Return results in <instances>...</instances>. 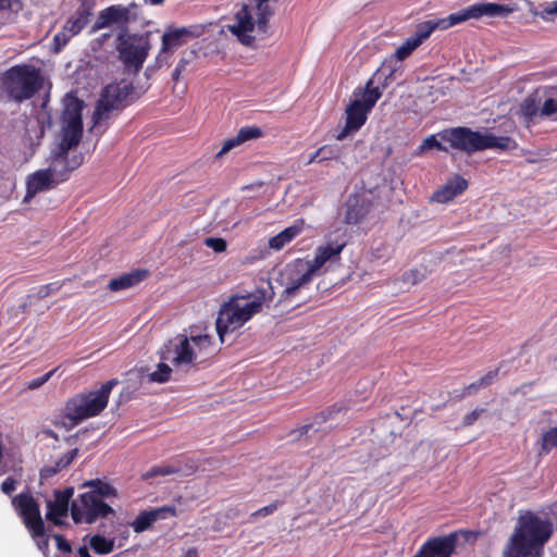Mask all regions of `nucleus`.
Returning <instances> with one entry per match:
<instances>
[{"label": "nucleus", "mask_w": 557, "mask_h": 557, "mask_svg": "<svg viewBox=\"0 0 557 557\" xmlns=\"http://www.w3.org/2000/svg\"><path fill=\"white\" fill-rule=\"evenodd\" d=\"M82 487L88 488V491L81 493L71 503V517L74 523L92 524L115 513L114 509L106 502L117 497V491L113 485L95 479L85 482Z\"/></svg>", "instance_id": "obj_1"}, {"label": "nucleus", "mask_w": 557, "mask_h": 557, "mask_svg": "<svg viewBox=\"0 0 557 557\" xmlns=\"http://www.w3.org/2000/svg\"><path fill=\"white\" fill-rule=\"evenodd\" d=\"M553 535V523L535 512L527 511L518 519L510 539L509 557H541L544 544Z\"/></svg>", "instance_id": "obj_2"}, {"label": "nucleus", "mask_w": 557, "mask_h": 557, "mask_svg": "<svg viewBox=\"0 0 557 557\" xmlns=\"http://www.w3.org/2000/svg\"><path fill=\"white\" fill-rule=\"evenodd\" d=\"M45 85L40 67L15 64L0 74V92L7 101L23 103L34 98Z\"/></svg>", "instance_id": "obj_3"}, {"label": "nucleus", "mask_w": 557, "mask_h": 557, "mask_svg": "<svg viewBox=\"0 0 557 557\" xmlns=\"http://www.w3.org/2000/svg\"><path fill=\"white\" fill-rule=\"evenodd\" d=\"M442 141L450 148L471 154L485 149L512 150L517 143L509 136H496L492 133H480L466 126L443 129L437 134Z\"/></svg>", "instance_id": "obj_4"}, {"label": "nucleus", "mask_w": 557, "mask_h": 557, "mask_svg": "<svg viewBox=\"0 0 557 557\" xmlns=\"http://www.w3.org/2000/svg\"><path fill=\"white\" fill-rule=\"evenodd\" d=\"M508 12L509 9L503 4L475 3L459 12L451 13L446 17L419 23L411 37L421 45L436 29L445 30L471 18H480L482 16H500Z\"/></svg>", "instance_id": "obj_5"}, {"label": "nucleus", "mask_w": 557, "mask_h": 557, "mask_svg": "<svg viewBox=\"0 0 557 557\" xmlns=\"http://www.w3.org/2000/svg\"><path fill=\"white\" fill-rule=\"evenodd\" d=\"M247 298L249 296L234 295L221 306L215 321V329L222 343L226 333L242 327L261 310V298H255L242 304Z\"/></svg>", "instance_id": "obj_6"}, {"label": "nucleus", "mask_w": 557, "mask_h": 557, "mask_svg": "<svg viewBox=\"0 0 557 557\" xmlns=\"http://www.w3.org/2000/svg\"><path fill=\"white\" fill-rule=\"evenodd\" d=\"M381 97L382 91L379 87H373L372 79L367 83L364 89L360 94L356 91L355 99L346 107L345 125L335 136L336 139L343 140L350 134L358 132L366 124L370 112Z\"/></svg>", "instance_id": "obj_7"}, {"label": "nucleus", "mask_w": 557, "mask_h": 557, "mask_svg": "<svg viewBox=\"0 0 557 557\" xmlns=\"http://www.w3.org/2000/svg\"><path fill=\"white\" fill-rule=\"evenodd\" d=\"M116 381L111 380L101 385L97 391L86 394H77L65 404V417L72 421V425L98 416L108 405L112 387Z\"/></svg>", "instance_id": "obj_8"}, {"label": "nucleus", "mask_w": 557, "mask_h": 557, "mask_svg": "<svg viewBox=\"0 0 557 557\" xmlns=\"http://www.w3.org/2000/svg\"><path fill=\"white\" fill-rule=\"evenodd\" d=\"M135 88L132 83L121 81L103 87L92 114L94 126L110 119L114 111H121L134 101Z\"/></svg>", "instance_id": "obj_9"}, {"label": "nucleus", "mask_w": 557, "mask_h": 557, "mask_svg": "<svg viewBox=\"0 0 557 557\" xmlns=\"http://www.w3.org/2000/svg\"><path fill=\"white\" fill-rule=\"evenodd\" d=\"M150 41L147 37L138 34H127L126 29L117 36L116 51L119 60L128 72L139 73L149 54Z\"/></svg>", "instance_id": "obj_10"}, {"label": "nucleus", "mask_w": 557, "mask_h": 557, "mask_svg": "<svg viewBox=\"0 0 557 557\" xmlns=\"http://www.w3.org/2000/svg\"><path fill=\"white\" fill-rule=\"evenodd\" d=\"M12 505L22 518L33 539L46 536L45 523L40 515V507L29 493H21L12 499Z\"/></svg>", "instance_id": "obj_11"}, {"label": "nucleus", "mask_w": 557, "mask_h": 557, "mask_svg": "<svg viewBox=\"0 0 557 557\" xmlns=\"http://www.w3.org/2000/svg\"><path fill=\"white\" fill-rule=\"evenodd\" d=\"M160 359L170 361L176 368L189 366L197 360V354L191 346L189 337L178 334L168 341L159 350Z\"/></svg>", "instance_id": "obj_12"}, {"label": "nucleus", "mask_w": 557, "mask_h": 557, "mask_svg": "<svg viewBox=\"0 0 557 557\" xmlns=\"http://www.w3.org/2000/svg\"><path fill=\"white\" fill-rule=\"evenodd\" d=\"M134 9H137L135 3H131L127 7L113 4L101 10L96 22L90 28V33L95 34L100 29L112 25L126 26L131 21H135L137 18L136 13L133 12Z\"/></svg>", "instance_id": "obj_13"}, {"label": "nucleus", "mask_w": 557, "mask_h": 557, "mask_svg": "<svg viewBox=\"0 0 557 557\" xmlns=\"http://www.w3.org/2000/svg\"><path fill=\"white\" fill-rule=\"evenodd\" d=\"M317 271L310 265L309 262L296 260L294 263L288 264L284 272L286 280L285 289L282 296L289 298L296 295V293L308 285Z\"/></svg>", "instance_id": "obj_14"}, {"label": "nucleus", "mask_w": 557, "mask_h": 557, "mask_svg": "<svg viewBox=\"0 0 557 557\" xmlns=\"http://www.w3.org/2000/svg\"><path fill=\"white\" fill-rule=\"evenodd\" d=\"M458 543V533L429 537L412 557H451Z\"/></svg>", "instance_id": "obj_15"}, {"label": "nucleus", "mask_w": 557, "mask_h": 557, "mask_svg": "<svg viewBox=\"0 0 557 557\" xmlns=\"http://www.w3.org/2000/svg\"><path fill=\"white\" fill-rule=\"evenodd\" d=\"M202 33L203 28L199 25H190L187 27H168L162 35V46L159 58L162 53L178 49L189 40L198 38Z\"/></svg>", "instance_id": "obj_16"}, {"label": "nucleus", "mask_w": 557, "mask_h": 557, "mask_svg": "<svg viewBox=\"0 0 557 557\" xmlns=\"http://www.w3.org/2000/svg\"><path fill=\"white\" fill-rule=\"evenodd\" d=\"M257 26L248 5L243 4L234 16V24L228 25V30L237 37L238 41L245 46H250L255 41L252 32Z\"/></svg>", "instance_id": "obj_17"}, {"label": "nucleus", "mask_w": 557, "mask_h": 557, "mask_svg": "<svg viewBox=\"0 0 557 557\" xmlns=\"http://www.w3.org/2000/svg\"><path fill=\"white\" fill-rule=\"evenodd\" d=\"M198 466L193 459L175 458L169 462L151 467L145 474L144 479L154 476H165L171 474L190 475L197 470Z\"/></svg>", "instance_id": "obj_18"}, {"label": "nucleus", "mask_w": 557, "mask_h": 557, "mask_svg": "<svg viewBox=\"0 0 557 557\" xmlns=\"http://www.w3.org/2000/svg\"><path fill=\"white\" fill-rule=\"evenodd\" d=\"M175 506H162L151 510H144L129 523L135 533H143L149 530L158 520H164L170 517H176Z\"/></svg>", "instance_id": "obj_19"}, {"label": "nucleus", "mask_w": 557, "mask_h": 557, "mask_svg": "<svg viewBox=\"0 0 557 557\" xmlns=\"http://www.w3.org/2000/svg\"><path fill=\"white\" fill-rule=\"evenodd\" d=\"M83 137V123L62 122L61 141L55 152V159H66L69 151L78 146Z\"/></svg>", "instance_id": "obj_20"}, {"label": "nucleus", "mask_w": 557, "mask_h": 557, "mask_svg": "<svg viewBox=\"0 0 557 557\" xmlns=\"http://www.w3.org/2000/svg\"><path fill=\"white\" fill-rule=\"evenodd\" d=\"M74 494L73 487H66L63 491L57 490L54 492V499L49 500L47 504V515L46 518L53 522L55 525H60L62 523L61 518L65 517L71 511V498Z\"/></svg>", "instance_id": "obj_21"}, {"label": "nucleus", "mask_w": 557, "mask_h": 557, "mask_svg": "<svg viewBox=\"0 0 557 557\" xmlns=\"http://www.w3.org/2000/svg\"><path fill=\"white\" fill-rule=\"evenodd\" d=\"M58 173L57 164L47 170H39L32 174L27 181L26 198H30L39 191L47 190L53 186L58 178L54 180V174Z\"/></svg>", "instance_id": "obj_22"}, {"label": "nucleus", "mask_w": 557, "mask_h": 557, "mask_svg": "<svg viewBox=\"0 0 557 557\" xmlns=\"http://www.w3.org/2000/svg\"><path fill=\"white\" fill-rule=\"evenodd\" d=\"M346 246V242H327L317 248L315 256L310 265L318 272L327 261L339 259V255Z\"/></svg>", "instance_id": "obj_23"}, {"label": "nucleus", "mask_w": 557, "mask_h": 557, "mask_svg": "<svg viewBox=\"0 0 557 557\" xmlns=\"http://www.w3.org/2000/svg\"><path fill=\"white\" fill-rule=\"evenodd\" d=\"M149 276L146 269H136L128 273H124L117 277L110 280L108 288L111 292H120L138 285Z\"/></svg>", "instance_id": "obj_24"}, {"label": "nucleus", "mask_w": 557, "mask_h": 557, "mask_svg": "<svg viewBox=\"0 0 557 557\" xmlns=\"http://www.w3.org/2000/svg\"><path fill=\"white\" fill-rule=\"evenodd\" d=\"M370 207V202L359 197L349 198L346 202L345 223L355 225L362 222L369 214Z\"/></svg>", "instance_id": "obj_25"}, {"label": "nucleus", "mask_w": 557, "mask_h": 557, "mask_svg": "<svg viewBox=\"0 0 557 557\" xmlns=\"http://www.w3.org/2000/svg\"><path fill=\"white\" fill-rule=\"evenodd\" d=\"M261 136H262V131L260 127L244 126L237 132L236 136L228 138L223 143L222 149L218 153V156H222V154L228 152L230 150H232L233 148L242 145L243 143L251 140V139L260 138Z\"/></svg>", "instance_id": "obj_26"}, {"label": "nucleus", "mask_w": 557, "mask_h": 557, "mask_svg": "<svg viewBox=\"0 0 557 557\" xmlns=\"http://www.w3.org/2000/svg\"><path fill=\"white\" fill-rule=\"evenodd\" d=\"M304 220H298L295 224L286 227L277 235L273 236L269 240V247L274 250L283 249L294 238H296L304 230Z\"/></svg>", "instance_id": "obj_27"}, {"label": "nucleus", "mask_w": 557, "mask_h": 557, "mask_svg": "<svg viewBox=\"0 0 557 557\" xmlns=\"http://www.w3.org/2000/svg\"><path fill=\"white\" fill-rule=\"evenodd\" d=\"M84 109V101L78 99L72 94H67L64 98V109L62 112V122H78L83 123L82 111Z\"/></svg>", "instance_id": "obj_28"}, {"label": "nucleus", "mask_w": 557, "mask_h": 557, "mask_svg": "<svg viewBox=\"0 0 557 557\" xmlns=\"http://www.w3.org/2000/svg\"><path fill=\"white\" fill-rule=\"evenodd\" d=\"M90 15L91 12L87 11L86 9L78 8L75 12V16L69 17L63 27L72 36L78 35L89 23Z\"/></svg>", "instance_id": "obj_29"}, {"label": "nucleus", "mask_w": 557, "mask_h": 557, "mask_svg": "<svg viewBox=\"0 0 557 557\" xmlns=\"http://www.w3.org/2000/svg\"><path fill=\"white\" fill-rule=\"evenodd\" d=\"M540 98L536 95L527 97L520 107L522 117L527 123H532L536 117H541Z\"/></svg>", "instance_id": "obj_30"}, {"label": "nucleus", "mask_w": 557, "mask_h": 557, "mask_svg": "<svg viewBox=\"0 0 557 557\" xmlns=\"http://www.w3.org/2000/svg\"><path fill=\"white\" fill-rule=\"evenodd\" d=\"M256 24L258 33L265 35L268 33V23L271 16L274 14V9L269 2L256 1Z\"/></svg>", "instance_id": "obj_31"}, {"label": "nucleus", "mask_w": 557, "mask_h": 557, "mask_svg": "<svg viewBox=\"0 0 557 557\" xmlns=\"http://www.w3.org/2000/svg\"><path fill=\"white\" fill-rule=\"evenodd\" d=\"M540 445L537 455H548L553 449H557V426L544 431L539 440Z\"/></svg>", "instance_id": "obj_32"}, {"label": "nucleus", "mask_w": 557, "mask_h": 557, "mask_svg": "<svg viewBox=\"0 0 557 557\" xmlns=\"http://www.w3.org/2000/svg\"><path fill=\"white\" fill-rule=\"evenodd\" d=\"M89 546L96 554L107 555L114 549V539H107L103 535L95 534L89 539Z\"/></svg>", "instance_id": "obj_33"}, {"label": "nucleus", "mask_w": 557, "mask_h": 557, "mask_svg": "<svg viewBox=\"0 0 557 557\" xmlns=\"http://www.w3.org/2000/svg\"><path fill=\"white\" fill-rule=\"evenodd\" d=\"M63 162L64 163V166L62 168V170H60L58 172V181H65L67 180L69 177V174L76 170L77 168H79L84 161V157L82 153H78V154H74L72 158L69 159V157L66 156V159H55L54 158V162Z\"/></svg>", "instance_id": "obj_34"}, {"label": "nucleus", "mask_w": 557, "mask_h": 557, "mask_svg": "<svg viewBox=\"0 0 557 557\" xmlns=\"http://www.w3.org/2000/svg\"><path fill=\"white\" fill-rule=\"evenodd\" d=\"M190 343H193L199 352L205 351L207 355H210L214 351L213 345V337L209 334H202V335H191L189 337Z\"/></svg>", "instance_id": "obj_35"}, {"label": "nucleus", "mask_w": 557, "mask_h": 557, "mask_svg": "<svg viewBox=\"0 0 557 557\" xmlns=\"http://www.w3.org/2000/svg\"><path fill=\"white\" fill-rule=\"evenodd\" d=\"M437 149L440 151H448V147L444 146L442 141L437 140L436 135H431L426 137L422 144L416 149L413 152L414 157L421 156L423 152L430 149Z\"/></svg>", "instance_id": "obj_36"}, {"label": "nucleus", "mask_w": 557, "mask_h": 557, "mask_svg": "<svg viewBox=\"0 0 557 557\" xmlns=\"http://www.w3.org/2000/svg\"><path fill=\"white\" fill-rule=\"evenodd\" d=\"M172 369L163 360L158 364L157 370L149 374V381L154 383H166L171 379Z\"/></svg>", "instance_id": "obj_37"}, {"label": "nucleus", "mask_w": 557, "mask_h": 557, "mask_svg": "<svg viewBox=\"0 0 557 557\" xmlns=\"http://www.w3.org/2000/svg\"><path fill=\"white\" fill-rule=\"evenodd\" d=\"M342 153V148L338 145H323L318 149V154H320L319 163L338 160Z\"/></svg>", "instance_id": "obj_38"}, {"label": "nucleus", "mask_w": 557, "mask_h": 557, "mask_svg": "<svg viewBox=\"0 0 557 557\" xmlns=\"http://www.w3.org/2000/svg\"><path fill=\"white\" fill-rule=\"evenodd\" d=\"M420 45L410 36L396 49L395 57L399 61L407 59Z\"/></svg>", "instance_id": "obj_39"}, {"label": "nucleus", "mask_w": 557, "mask_h": 557, "mask_svg": "<svg viewBox=\"0 0 557 557\" xmlns=\"http://www.w3.org/2000/svg\"><path fill=\"white\" fill-rule=\"evenodd\" d=\"M71 281H72L71 278H65L63 281L52 282V283H49L46 285H41L38 287L37 297L39 299H44V298L48 297L49 295H51L52 293L59 292L64 286V284L66 282H71Z\"/></svg>", "instance_id": "obj_40"}, {"label": "nucleus", "mask_w": 557, "mask_h": 557, "mask_svg": "<svg viewBox=\"0 0 557 557\" xmlns=\"http://www.w3.org/2000/svg\"><path fill=\"white\" fill-rule=\"evenodd\" d=\"M72 37L73 36L64 28L61 32L57 33L52 39V51L54 53L61 52L64 49V47L69 44Z\"/></svg>", "instance_id": "obj_41"}, {"label": "nucleus", "mask_w": 557, "mask_h": 557, "mask_svg": "<svg viewBox=\"0 0 557 557\" xmlns=\"http://www.w3.org/2000/svg\"><path fill=\"white\" fill-rule=\"evenodd\" d=\"M455 197L461 195L468 187V182L460 175H455L445 184Z\"/></svg>", "instance_id": "obj_42"}, {"label": "nucleus", "mask_w": 557, "mask_h": 557, "mask_svg": "<svg viewBox=\"0 0 557 557\" xmlns=\"http://www.w3.org/2000/svg\"><path fill=\"white\" fill-rule=\"evenodd\" d=\"M541 117H554L557 120V97L547 98L541 107Z\"/></svg>", "instance_id": "obj_43"}, {"label": "nucleus", "mask_w": 557, "mask_h": 557, "mask_svg": "<svg viewBox=\"0 0 557 557\" xmlns=\"http://www.w3.org/2000/svg\"><path fill=\"white\" fill-rule=\"evenodd\" d=\"M77 455H78V449L73 448V449L69 450L67 453L63 454L54 462V466L58 468L59 471H61V470L65 469L66 467H69L74 461V459L77 457Z\"/></svg>", "instance_id": "obj_44"}, {"label": "nucleus", "mask_w": 557, "mask_h": 557, "mask_svg": "<svg viewBox=\"0 0 557 557\" xmlns=\"http://www.w3.org/2000/svg\"><path fill=\"white\" fill-rule=\"evenodd\" d=\"M455 198L450 189L444 185L443 187L435 190L432 195V200L438 203H446Z\"/></svg>", "instance_id": "obj_45"}, {"label": "nucleus", "mask_w": 557, "mask_h": 557, "mask_svg": "<svg viewBox=\"0 0 557 557\" xmlns=\"http://www.w3.org/2000/svg\"><path fill=\"white\" fill-rule=\"evenodd\" d=\"M537 14L544 21H553L554 16H557V1L541 5V11Z\"/></svg>", "instance_id": "obj_46"}, {"label": "nucleus", "mask_w": 557, "mask_h": 557, "mask_svg": "<svg viewBox=\"0 0 557 557\" xmlns=\"http://www.w3.org/2000/svg\"><path fill=\"white\" fill-rule=\"evenodd\" d=\"M58 369H59V367H55L54 369L47 372L46 374H44L39 377L33 379L32 381H29L27 383L26 387L30 391L39 388L40 386H42L46 382H48L52 377V375L58 371Z\"/></svg>", "instance_id": "obj_47"}, {"label": "nucleus", "mask_w": 557, "mask_h": 557, "mask_svg": "<svg viewBox=\"0 0 557 557\" xmlns=\"http://www.w3.org/2000/svg\"><path fill=\"white\" fill-rule=\"evenodd\" d=\"M205 245L215 252H223L227 248L226 240L221 237H207L205 239Z\"/></svg>", "instance_id": "obj_48"}, {"label": "nucleus", "mask_w": 557, "mask_h": 557, "mask_svg": "<svg viewBox=\"0 0 557 557\" xmlns=\"http://www.w3.org/2000/svg\"><path fill=\"white\" fill-rule=\"evenodd\" d=\"M424 278V274L417 269L409 270L404 273L403 282L411 285L420 283Z\"/></svg>", "instance_id": "obj_49"}, {"label": "nucleus", "mask_w": 557, "mask_h": 557, "mask_svg": "<svg viewBox=\"0 0 557 557\" xmlns=\"http://www.w3.org/2000/svg\"><path fill=\"white\" fill-rule=\"evenodd\" d=\"M281 505L280 502H274V503H271L262 508H259L258 510H256L255 512L251 513V517H267V516H270L272 515L277 508L278 506Z\"/></svg>", "instance_id": "obj_50"}, {"label": "nucleus", "mask_w": 557, "mask_h": 557, "mask_svg": "<svg viewBox=\"0 0 557 557\" xmlns=\"http://www.w3.org/2000/svg\"><path fill=\"white\" fill-rule=\"evenodd\" d=\"M196 57L197 54L195 50L185 51L183 52L176 66L186 71L187 66L196 59Z\"/></svg>", "instance_id": "obj_51"}, {"label": "nucleus", "mask_w": 557, "mask_h": 557, "mask_svg": "<svg viewBox=\"0 0 557 557\" xmlns=\"http://www.w3.org/2000/svg\"><path fill=\"white\" fill-rule=\"evenodd\" d=\"M46 124L48 126H51V121H50V116H47V120H41V119H38L37 122H36V125H35V133H36V139L37 141H39L40 139H42V137L45 136V132H46Z\"/></svg>", "instance_id": "obj_52"}, {"label": "nucleus", "mask_w": 557, "mask_h": 557, "mask_svg": "<svg viewBox=\"0 0 557 557\" xmlns=\"http://www.w3.org/2000/svg\"><path fill=\"white\" fill-rule=\"evenodd\" d=\"M53 539L57 543V548L62 553H71L72 546L70 542L61 534L53 535Z\"/></svg>", "instance_id": "obj_53"}, {"label": "nucleus", "mask_w": 557, "mask_h": 557, "mask_svg": "<svg viewBox=\"0 0 557 557\" xmlns=\"http://www.w3.org/2000/svg\"><path fill=\"white\" fill-rule=\"evenodd\" d=\"M17 486V481L13 476H8L1 484V491L5 495H11Z\"/></svg>", "instance_id": "obj_54"}, {"label": "nucleus", "mask_w": 557, "mask_h": 557, "mask_svg": "<svg viewBox=\"0 0 557 557\" xmlns=\"http://www.w3.org/2000/svg\"><path fill=\"white\" fill-rule=\"evenodd\" d=\"M483 412H484V409L476 408V409L472 410L471 412L467 413L463 417L462 426H470V425L474 424V422L479 419V417Z\"/></svg>", "instance_id": "obj_55"}, {"label": "nucleus", "mask_w": 557, "mask_h": 557, "mask_svg": "<svg viewBox=\"0 0 557 557\" xmlns=\"http://www.w3.org/2000/svg\"><path fill=\"white\" fill-rule=\"evenodd\" d=\"M499 372V369L491 370L485 375H483L480 379V384H482L483 387L488 386L492 384V382L497 377Z\"/></svg>", "instance_id": "obj_56"}, {"label": "nucleus", "mask_w": 557, "mask_h": 557, "mask_svg": "<svg viewBox=\"0 0 557 557\" xmlns=\"http://www.w3.org/2000/svg\"><path fill=\"white\" fill-rule=\"evenodd\" d=\"M28 298L29 297H27L24 301H22L16 308H14V307L8 308V310H7L8 314L12 317V315H17V313H24L30 304Z\"/></svg>", "instance_id": "obj_57"}, {"label": "nucleus", "mask_w": 557, "mask_h": 557, "mask_svg": "<svg viewBox=\"0 0 557 557\" xmlns=\"http://www.w3.org/2000/svg\"><path fill=\"white\" fill-rule=\"evenodd\" d=\"M481 387H483V386H482V384H480V380L476 382H473L462 389L460 397H467L472 394H475Z\"/></svg>", "instance_id": "obj_58"}, {"label": "nucleus", "mask_w": 557, "mask_h": 557, "mask_svg": "<svg viewBox=\"0 0 557 557\" xmlns=\"http://www.w3.org/2000/svg\"><path fill=\"white\" fill-rule=\"evenodd\" d=\"M58 472H60V471L58 470V468L54 465L46 466L40 470V476L42 479H49V478L53 476L54 474H57Z\"/></svg>", "instance_id": "obj_59"}, {"label": "nucleus", "mask_w": 557, "mask_h": 557, "mask_svg": "<svg viewBox=\"0 0 557 557\" xmlns=\"http://www.w3.org/2000/svg\"><path fill=\"white\" fill-rule=\"evenodd\" d=\"M348 407L343 403H335L332 406L327 407L331 416L334 417L341 412L347 411Z\"/></svg>", "instance_id": "obj_60"}, {"label": "nucleus", "mask_w": 557, "mask_h": 557, "mask_svg": "<svg viewBox=\"0 0 557 557\" xmlns=\"http://www.w3.org/2000/svg\"><path fill=\"white\" fill-rule=\"evenodd\" d=\"M333 417L331 416L330 411L326 409L322 410L321 412L317 413L315 417H314V421L317 423H323V422H326L327 420L332 419Z\"/></svg>", "instance_id": "obj_61"}, {"label": "nucleus", "mask_w": 557, "mask_h": 557, "mask_svg": "<svg viewBox=\"0 0 557 557\" xmlns=\"http://www.w3.org/2000/svg\"><path fill=\"white\" fill-rule=\"evenodd\" d=\"M81 1V4H79V9H86L87 11L91 12L94 5H95V0H79Z\"/></svg>", "instance_id": "obj_62"}, {"label": "nucleus", "mask_w": 557, "mask_h": 557, "mask_svg": "<svg viewBox=\"0 0 557 557\" xmlns=\"http://www.w3.org/2000/svg\"><path fill=\"white\" fill-rule=\"evenodd\" d=\"M77 554L79 557H91L90 554H89V550L86 546H81L78 549H77Z\"/></svg>", "instance_id": "obj_63"}, {"label": "nucleus", "mask_w": 557, "mask_h": 557, "mask_svg": "<svg viewBox=\"0 0 557 557\" xmlns=\"http://www.w3.org/2000/svg\"><path fill=\"white\" fill-rule=\"evenodd\" d=\"M184 557H199L198 550L195 547L187 549Z\"/></svg>", "instance_id": "obj_64"}]
</instances>
